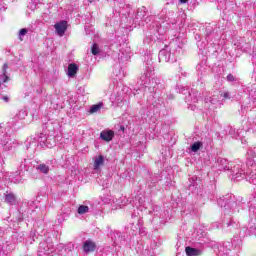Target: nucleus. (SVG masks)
<instances>
[{
	"mask_svg": "<svg viewBox=\"0 0 256 256\" xmlns=\"http://www.w3.org/2000/svg\"><path fill=\"white\" fill-rule=\"evenodd\" d=\"M151 63H146V72L140 77L141 88L135 90L134 96L147 95L150 99H158V105L165 103L164 99L159 96V93L165 89V84L159 80V78L151 77Z\"/></svg>",
	"mask_w": 256,
	"mask_h": 256,
	"instance_id": "1",
	"label": "nucleus"
},
{
	"mask_svg": "<svg viewBox=\"0 0 256 256\" xmlns=\"http://www.w3.org/2000/svg\"><path fill=\"white\" fill-rule=\"evenodd\" d=\"M57 128V124H53L51 122H47L45 124V134L41 133L38 138H35L31 136L26 141V147L29 149V147H37V141L38 143H42L49 149L55 145V130Z\"/></svg>",
	"mask_w": 256,
	"mask_h": 256,
	"instance_id": "2",
	"label": "nucleus"
},
{
	"mask_svg": "<svg viewBox=\"0 0 256 256\" xmlns=\"http://www.w3.org/2000/svg\"><path fill=\"white\" fill-rule=\"evenodd\" d=\"M12 133L11 122L0 124V157H3L7 151L13 149L15 140L11 137Z\"/></svg>",
	"mask_w": 256,
	"mask_h": 256,
	"instance_id": "3",
	"label": "nucleus"
},
{
	"mask_svg": "<svg viewBox=\"0 0 256 256\" xmlns=\"http://www.w3.org/2000/svg\"><path fill=\"white\" fill-rule=\"evenodd\" d=\"M228 175L231 181H242L245 179V169H243L242 164H230V168L228 170Z\"/></svg>",
	"mask_w": 256,
	"mask_h": 256,
	"instance_id": "4",
	"label": "nucleus"
},
{
	"mask_svg": "<svg viewBox=\"0 0 256 256\" xmlns=\"http://www.w3.org/2000/svg\"><path fill=\"white\" fill-rule=\"evenodd\" d=\"M29 169H31V160L24 159L20 163L19 170L13 174L11 178L12 183H23V178L21 177V174L23 173V171H29Z\"/></svg>",
	"mask_w": 256,
	"mask_h": 256,
	"instance_id": "5",
	"label": "nucleus"
},
{
	"mask_svg": "<svg viewBox=\"0 0 256 256\" xmlns=\"http://www.w3.org/2000/svg\"><path fill=\"white\" fill-rule=\"evenodd\" d=\"M205 103L209 107V109L215 111V109H219L221 105H223V99H221V94L217 92L212 96H207L205 98Z\"/></svg>",
	"mask_w": 256,
	"mask_h": 256,
	"instance_id": "6",
	"label": "nucleus"
},
{
	"mask_svg": "<svg viewBox=\"0 0 256 256\" xmlns=\"http://www.w3.org/2000/svg\"><path fill=\"white\" fill-rule=\"evenodd\" d=\"M159 61H163L164 63H175L177 61V56L175 53H172L169 47H166L160 50L158 55Z\"/></svg>",
	"mask_w": 256,
	"mask_h": 256,
	"instance_id": "7",
	"label": "nucleus"
},
{
	"mask_svg": "<svg viewBox=\"0 0 256 256\" xmlns=\"http://www.w3.org/2000/svg\"><path fill=\"white\" fill-rule=\"evenodd\" d=\"M218 205L224 209V213H227V215H229L230 213H233V211L235 210H232L233 207H237V203L235 201H231L227 198H220L218 199Z\"/></svg>",
	"mask_w": 256,
	"mask_h": 256,
	"instance_id": "8",
	"label": "nucleus"
},
{
	"mask_svg": "<svg viewBox=\"0 0 256 256\" xmlns=\"http://www.w3.org/2000/svg\"><path fill=\"white\" fill-rule=\"evenodd\" d=\"M127 234L121 232H113L111 234V239L114 242V245L121 247L127 243Z\"/></svg>",
	"mask_w": 256,
	"mask_h": 256,
	"instance_id": "9",
	"label": "nucleus"
},
{
	"mask_svg": "<svg viewBox=\"0 0 256 256\" xmlns=\"http://www.w3.org/2000/svg\"><path fill=\"white\" fill-rule=\"evenodd\" d=\"M214 168L218 171H228L231 168V164L229 163L228 159L225 158H218L214 163Z\"/></svg>",
	"mask_w": 256,
	"mask_h": 256,
	"instance_id": "10",
	"label": "nucleus"
},
{
	"mask_svg": "<svg viewBox=\"0 0 256 256\" xmlns=\"http://www.w3.org/2000/svg\"><path fill=\"white\" fill-rule=\"evenodd\" d=\"M50 253H53V248L47 242H41L38 247V256H49Z\"/></svg>",
	"mask_w": 256,
	"mask_h": 256,
	"instance_id": "11",
	"label": "nucleus"
},
{
	"mask_svg": "<svg viewBox=\"0 0 256 256\" xmlns=\"http://www.w3.org/2000/svg\"><path fill=\"white\" fill-rule=\"evenodd\" d=\"M147 16V8L142 6L141 8L138 9L136 16L134 18V23L136 25H141L143 23V20Z\"/></svg>",
	"mask_w": 256,
	"mask_h": 256,
	"instance_id": "12",
	"label": "nucleus"
},
{
	"mask_svg": "<svg viewBox=\"0 0 256 256\" xmlns=\"http://www.w3.org/2000/svg\"><path fill=\"white\" fill-rule=\"evenodd\" d=\"M201 93L197 90H191L188 97H186V103H198L201 99Z\"/></svg>",
	"mask_w": 256,
	"mask_h": 256,
	"instance_id": "13",
	"label": "nucleus"
},
{
	"mask_svg": "<svg viewBox=\"0 0 256 256\" xmlns=\"http://www.w3.org/2000/svg\"><path fill=\"white\" fill-rule=\"evenodd\" d=\"M54 28L56 29V33L63 37L65 35V31H67V21L62 20L54 25Z\"/></svg>",
	"mask_w": 256,
	"mask_h": 256,
	"instance_id": "14",
	"label": "nucleus"
},
{
	"mask_svg": "<svg viewBox=\"0 0 256 256\" xmlns=\"http://www.w3.org/2000/svg\"><path fill=\"white\" fill-rule=\"evenodd\" d=\"M69 215H71V209L69 207H63L57 217L58 223L66 221L67 218H69Z\"/></svg>",
	"mask_w": 256,
	"mask_h": 256,
	"instance_id": "15",
	"label": "nucleus"
},
{
	"mask_svg": "<svg viewBox=\"0 0 256 256\" xmlns=\"http://www.w3.org/2000/svg\"><path fill=\"white\" fill-rule=\"evenodd\" d=\"M237 49H240V51L247 52L249 49H251V43L247 42L244 40V38H240L236 43H235Z\"/></svg>",
	"mask_w": 256,
	"mask_h": 256,
	"instance_id": "16",
	"label": "nucleus"
},
{
	"mask_svg": "<svg viewBox=\"0 0 256 256\" xmlns=\"http://www.w3.org/2000/svg\"><path fill=\"white\" fill-rule=\"evenodd\" d=\"M4 202L8 203V205H17V196L13 192L7 191L4 193Z\"/></svg>",
	"mask_w": 256,
	"mask_h": 256,
	"instance_id": "17",
	"label": "nucleus"
},
{
	"mask_svg": "<svg viewBox=\"0 0 256 256\" xmlns=\"http://www.w3.org/2000/svg\"><path fill=\"white\" fill-rule=\"evenodd\" d=\"M113 137H115V132L112 130H103L100 133V139H102V141H106L107 143H109V141H113Z\"/></svg>",
	"mask_w": 256,
	"mask_h": 256,
	"instance_id": "18",
	"label": "nucleus"
},
{
	"mask_svg": "<svg viewBox=\"0 0 256 256\" xmlns=\"http://www.w3.org/2000/svg\"><path fill=\"white\" fill-rule=\"evenodd\" d=\"M96 247H97V245H95V242H93L91 240H87L83 244V251H84V253H91V252L95 251Z\"/></svg>",
	"mask_w": 256,
	"mask_h": 256,
	"instance_id": "19",
	"label": "nucleus"
},
{
	"mask_svg": "<svg viewBox=\"0 0 256 256\" xmlns=\"http://www.w3.org/2000/svg\"><path fill=\"white\" fill-rule=\"evenodd\" d=\"M50 170L51 168L49 167V163H40L36 165V171H38V173H42L43 175H49Z\"/></svg>",
	"mask_w": 256,
	"mask_h": 256,
	"instance_id": "20",
	"label": "nucleus"
},
{
	"mask_svg": "<svg viewBox=\"0 0 256 256\" xmlns=\"http://www.w3.org/2000/svg\"><path fill=\"white\" fill-rule=\"evenodd\" d=\"M196 71H197V75L199 77V79H203V77H205V73L207 71V65H205L204 63L198 64L196 66Z\"/></svg>",
	"mask_w": 256,
	"mask_h": 256,
	"instance_id": "21",
	"label": "nucleus"
},
{
	"mask_svg": "<svg viewBox=\"0 0 256 256\" xmlns=\"http://www.w3.org/2000/svg\"><path fill=\"white\" fill-rule=\"evenodd\" d=\"M77 71H79V67L77 66V64H69L67 72L68 77H75V75H77Z\"/></svg>",
	"mask_w": 256,
	"mask_h": 256,
	"instance_id": "22",
	"label": "nucleus"
},
{
	"mask_svg": "<svg viewBox=\"0 0 256 256\" xmlns=\"http://www.w3.org/2000/svg\"><path fill=\"white\" fill-rule=\"evenodd\" d=\"M105 165V157L103 155H99L94 159V169L97 170L99 167H103Z\"/></svg>",
	"mask_w": 256,
	"mask_h": 256,
	"instance_id": "23",
	"label": "nucleus"
},
{
	"mask_svg": "<svg viewBox=\"0 0 256 256\" xmlns=\"http://www.w3.org/2000/svg\"><path fill=\"white\" fill-rule=\"evenodd\" d=\"M103 109V102H99L98 104H94L90 107L89 113L93 115L95 113H99Z\"/></svg>",
	"mask_w": 256,
	"mask_h": 256,
	"instance_id": "24",
	"label": "nucleus"
},
{
	"mask_svg": "<svg viewBox=\"0 0 256 256\" xmlns=\"http://www.w3.org/2000/svg\"><path fill=\"white\" fill-rule=\"evenodd\" d=\"M8 68L9 66L7 65V63H5L2 68L3 74L1 76L0 83H7L9 81V76H7Z\"/></svg>",
	"mask_w": 256,
	"mask_h": 256,
	"instance_id": "25",
	"label": "nucleus"
},
{
	"mask_svg": "<svg viewBox=\"0 0 256 256\" xmlns=\"http://www.w3.org/2000/svg\"><path fill=\"white\" fill-rule=\"evenodd\" d=\"M243 109H256V95L251 96L249 104L246 106L242 105V110Z\"/></svg>",
	"mask_w": 256,
	"mask_h": 256,
	"instance_id": "26",
	"label": "nucleus"
},
{
	"mask_svg": "<svg viewBox=\"0 0 256 256\" xmlns=\"http://www.w3.org/2000/svg\"><path fill=\"white\" fill-rule=\"evenodd\" d=\"M110 99L113 103H116V105L123 103V96H121L120 94H112Z\"/></svg>",
	"mask_w": 256,
	"mask_h": 256,
	"instance_id": "27",
	"label": "nucleus"
},
{
	"mask_svg": "<svg viewBox=\"0 0 256 256\" xmlns=\"http://www.w3.org/2000/svg\"><path fill=\"white\" fill-rule=\"evenodd\" d=\"M27 117V111L26 110H20L18 113L14 116V121H21Z\"/></svg>",
	"mask_w": 256,
	"mask_h": 256,
	"instance_id": "28",
	"label": "nucleus"
},
{
	"mask_svg": "<svg viewBox=\"0 0 256 256\" xmlns=\"http://www.w3.org/2000/svg\"><path fill=\"white\" fill-rule=\"evenodd\" d=\"M201 147H203V142L201 141H197V142H194L190 149L193 153H197V151H199V149H201Z\"/></svg>",
	"mask_w": 256,
	"mask_h": 256,
	"instance_id": "29",
	"label": "nucleus"
},
{
	"mask_svg": "<svg viewBox=\"0 0 256 256\" xmlns=\"http://www.w3.org/2000/svg\"><path fill=\"white\" fill-rule=\"evenodd\" d=\"M242 243H243V240H242L241 237H239V236H236V237H234V238L232 239V245H234V247H235L236 249L241 248Z\"/></svg>",
	"mask_w": 256,
	"mask_h": 256,
	"instance_id": "30",
	"label": "nucleus"
},
{
	"mask_svg": "<svg viewBox=\"0 0 256 256\" xmlns=\"http://www.w3.org/2000/svg\"><path fill=\"white\" fill-rule=\"evenodd\" d=\"M187 256H197L199 255V250L191 247H186L185 249Z\"/></svg>",
	"mask_w": 256,
	"mask_h": 256,
	"instance_id": "31",
	"label": "nucleus"
},
{
	"mask_svg": "<svg viewBox=\"0 0 256 256\" xmlns=\"http://www.w3.org/2000/svg\"><path fill=\"white\" fill-rule=\"evenodd\" d=\"M78 215H85L86 213H89V206L87 205H79L77 209Z\"/></svg>",
	"mask_w": 256,
	"mask_h": 256,
	"instance_id": "32",
	"label": "nucleus"
},
{
	"mask_svg": "<svg viewBox=\"0 0 256 256\" xmlns=\"http://www.w3.org/2000/svg\"><path fill=\"white\" fill-rule=\"evenodd\" d=\"M249 183L256 185V172H251L248 176L245 177Z\"/></svg>",
	"mask_w": 256,
	"mask_h": 256,
	"instance_id": "33",
	"label": "nucleus"
},
{
	"mask_svg": "<svg viewBox=\"0 0 256 256\" xmlns=\"http://www.w3.org/2000/svg\"><path fill=\"white\" fill-rule=\"evenodd\" d=\"M92 55H99L101 53V50L99 49V45L97 43H94L91 48Z\"/></svg>",
	"mask_w": 256,
	"mask_h": 256,
	"instance_id": "34",
	"label": "nucleus"
},
{
	"mask_svg": "<svg viewBox=\"0 0 256 256\" xmlns=\"http://www.w3.org/2000/svg\"><path fill=\"white\" fill-rule=\"evenodd\" d=\"M250 217L254 223H256V207L250 206Z\"/></svg>",
	"mask_w": 256,
	"mask_h": 256,
	"instance_id": "35",
	"label": "nucleus"
},
{
	"mask_svg": "<svg viewBox=\"0 0 256 256\" xmlns=\"http://www.w3.org/2000/svg\"><path fill=\"white\" fill-rule=\"evenodd\" d=\"M218 95H221V99H231V94L229 92H218Z\"/></svg>",
	"mask_w": 256,
	"mask_h": 256,
	"instance_id": "36",
	"label": "nucleus"
},
{
	"mask_svg": "<svg viewBox=\"0 0 256 256\" xmlns=\"http://www.w3.org/2000/svg\"><path fill=\"white\" fill-rule=\"evenodd\" d=\"M25 35H27V29L23 28L19 31V39L20 41H23V37H25Z\"/></svg>",
	"mask_w": 256,
	"mask_h": 256,
	"instance_id": "37",
	"label": "nucleus"
},
{
	"mask_svg": "<svg viewBox=\"0 0 256 256\" xmlns=\"http://www.w3.org/2000/svg\"><path fill=\"white\" fill-rule=\"evenodd\" d=\"M226 79L229 83H234L235 81H237V77H235L233 74H228Z\"/></svg>",
	"mask_w": 256,
	"mask_h": 256,
	"instance_id": "38",
	"label": "nucleus"
},
{
	"mask_svg": "<svg viewBox=\"0 0 256 256\" xmlns=\"http://www.w3.org/2000/svg\"><path fill=\"white\" fill-rule=\"evenodd\" d=\"M247 155L251 157V159H256V152L255 149H249Z\"/></svg>",
	"mask_w": 256,
	"mask_h": 256,
	"instance_id": "39",
	"label": "nucleus"
},
{
	"mask_svg": "<svg viewBox=\"0 0 256 256\" xmlns=\"http://www.w3.org/2000/svg\"><path fill=\"white\" fill-rule=\"evenodd\" d=\"M14 239H16L18 243H21L23 241V234L16 233Z\"/></svg>",
	"mask_w": 256,
	"mask_h": 256,
	"instance_id": "40",
	"label": "nucleus"
},
{
	"mask_svg": "<svg viewBox=\"0 0 256 256\" xmlns=\"http://www.w3.org/2000/svg\"><path fill=\"white\" fill-rule=\"evenodd\" d=\"M151 19H152L151 16L144 17V19L142 20V23H151Z\"/></svg>",
	"mask_w": 256,
	"mask_h": 256,
	"instance_id": "41",
	"label": "nucleus"
},
{
	"mask_svg": "<svg viewBox=\"0 0 256 256\" xmlns=\"http://www.w3.org/2000/svg\"><path fill=\"white\" fill-rule=\"evenodd\" d=\"M67 248H68V251H73V249H75V246L72 243H70L68 244Z\"/></svg>",
	"mask_w": 256,
	"mask_h": 256,
	"instance_id": "42",
	"label": "nucleus"
},
{
	"mask_svg": "<svg viewBox=\"0 0 256 256\" xmlns=\"http://www.w3.org/2000/svg\"><path fill=\"white\" fill-rule=\"evenodd\" d=\"M188 109H190L191 111H195V109H197V106L190 104Z\"/></svg>",
	"mask_w": 256,
	"mask_h": 256,
	"instance_id": "43",
	"label": "nucleus"
},
{
	"mask_svg": "<svg viewBox=\"0 0 256 256\" xmlns=\"http://www.w3.org/2000/svg\"><path fill=\"white\" fill-rule=\"evenodd\" d=\"M119 61H125V57H123V53L118 55Z\"/></svg>",
	"mask_w": 256,
	"mask_h": 256,
	"instance_id": "44",
	"label": "nucleus"
},
{
	"mask_svg": "<svg viewBox=\"0 0 256 256\" xmlns=\"http://www.w3.org/2000/svg\"><path fill=\"white\" fill-rule=\"evenodd\" d=\"M2 99L5 101V103H9V96H3Z\"/></svg>",
	"mask_w": 256,
	"mask_h": 256,
	"instance_id": "45",
	"label": "nucleus"
},
{
	"mask_svg": "<svg viewBox=\"0 0 256 256\" xmlns=\"http://www.w3.org/2000/svg\"><path fill=\"white\" fill-rule=\"evenodd\" d=\"M89 3H93V0H84L85 5H89Z\"/></svg>",
	"mask_w": 256,
	"mask_h": 256,
	"instance_id": "46",
	"label": "nucleus"
},
{
	"mask_svg": "<svg viewBox=\"0 0 256 256\" xmlns=\"http://www.w3.org/2000/svg\"><path fill=\"white\" fill-rule=\"evenodd\" d=\"M196 180H197V177H196V176L192 177L193 184H190V186H191V185L195 186V181H196Z\"/></svg>",
	"mask_w": 256,
	"mask_h": 256,
	"instance_id": "47",
	"label": "nucleus"
},
{
	"mask_svg": "<svg viewBox=\"0 0 256 256\" xmlns=\"http://www.w3.org/2000/svg\"><path fill=\"white\" fill-rule=\"evenodd\" d=\"M231 226H233V222H227L226 223V227H231Z\"/></svg>",
	"mask_w": 256,
	"mask_h": 256,
	"instance_id": "48",
	"label": "nucleus"
},
{
	"mask_svg": "<svg viewBox=\"0 0 256 256\" xmlns=\"http://www.w3.org/2000/svg\"><path fill=\"white\" fill-rule=\"evenodd\" d=\"M206 31H207L206 35H207V37H209V35H211V30L207 29Z\"/></svg>",
	"mask_w": 256,
	"mask_h": 256,
	"instance_id": "49",
	"label": "nucleus"
},
{
	"mask_svg": "<svg viewBox=\"0 0 256 256\" xmlns=\"http://www.w3.org/2000/svg\"><path fill=\"white\" fill-rule=\"evenodd\" d=\"M179 1H180V3L184 4V3H187V1H189V0H179Z\"/></svg>",
	"mask_w": 256,
	"mask_h": 256,
	"instance_id": "50",
	"label": "nucleus"
},
{
	"mask_svg": "<svg viewBox=\"0 0 256 256\" xmlns=\"http://www.w3.org/2000/svg\"><path fill=\"white\" fill-rule=\"evenodd\" d=\"M173 98H174L173 94H170V95L168 96V99H173Z\"/></svg>",
	"mask_w": 256,
	"mask_h": 256,
	"instance_id": "51",
	"label": "nucleus"
},
{
	"mask_svg": "<svg viewBox=\"0 0 256 256\" xmlns=\"http://www.w3.org/2000/svg\"><path fill=\"white\" fill-rule=\"evenodd\" d=\"M22 217H27V214H25V212H23Z\"/></svg>",
	"mask_w": 256,
	"mask_h": 256,
	"instance_id": "52",
	"label": "nucleus"
},
{
	"mask_svg": "<svg viewBox=\"0 0 256 256\" xmlns=\"http://www.w3.org/2000/svg\"><path fill=\"white\" fill-rule=\"evenodd\" d=\"M157 215H159V214H157V213L155 214V210H154V216L157 217Z\"/></svg>",
	"mask_w": 256,
	"mask_h": 256,
	"instance_id": "53",
	"label": "nucleus"
},
{
	"mask_svg": "<svg viewBox=\"0 0 256 256\" xmlns=\"http://www.w3.org/2000/svg\"><path fill=\"white\" fill-rule=\"evenodd\" d=\"M139 99H143V97H142V96H140V97H139Z\"/></svg>",
	"mask_w": 256,
	"mask_h": 256,
	"instance_id": "54",
	"label": "nucleus"
},
{
	"mask_svg": "<svg viewBox=\"0 0 256 256\" xmlns=\"http://www.w3.org/2000/svg\"><path fill=\"white\" fill-rule=\"evenodd\" d=\"M125 59L127 60V59H128V57H127V56H125Z\"/></svg>",
	"mask_w": 256,
	"mask_h": 256,
	"instance_id": "55",
	"label": "nucleus"
},
{
	"mask_svg": "<svg viewBox=\"0 0 256 256\" xmlns=\"http://www.w3.org/2000/svg\"><path fill=\"white\" fill-rule=\"evenodd\" d=\"M253 167H254V169H256V165H254Z\"/></svg>",
	"mask_w": 256,
	"mask_h": 256,
	"instance_id": "56",
	"label": "nucleus"
},
{
	"mask_svg": "<svg viewBox=\"0 0 256 256\" xmlns=\"http://www.w3.org/2000/svg\"><path fill=\"white\" fill-rule=\"evenodd\" d=\"M156 209H160L159 207H156Z\"/></svg>",
	"mask_w": 256,
	"mask_h": 256,
	"instance_id": "57",
	"label": "nucleus"
}]
</instances>
